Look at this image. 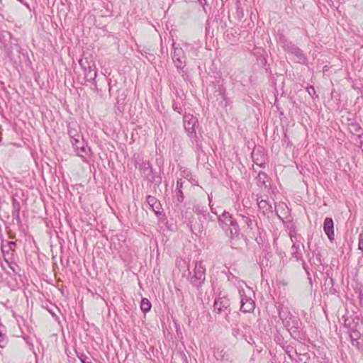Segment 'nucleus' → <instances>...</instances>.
Masks as SVG:
<instances>
[{
	"mask_svg": "<svg viewBox=\"0 0 363 363\" xmlns=\"http://www.w3.org/2000/svg\"><path fill=\"white\" fill-rule=\"evenodd\" d=\"M343 318L344 326L348 329L352 345L363 353V317Z\"/></svg>",
	"mask_w": 363,
	"mask_h": 363,
	"instance_id": "1",
	"label": "nucleus"
},
{
	"mask_svg": "<svg viewBox=\"0 0 363 363\" xmlns=\"http://www.w3.org/2000/svg\"><path fill=\"white\" fill-rule=\"evenodd\" d=\"M218 222L221 229L225 234L231 238L238 236L239 234V225L237 220L233 217V215L228 211L223 212L218 215Z\"/></svg>",
	"mask_w": 363,
	"mask_h": 363,
	"instance_id": "2",
	"label": "nucleus"
},
{
	"mask_svg": "<svg viewBox=\"0 0 363 363\" xmlns=\"http://www.w3.org/2000/svg\"><path fill=\"white\" fill-rule=\"evenodd\" d=\"M199 125L198 120L193 115L186 113L184 116V126L185 130L191 138V142L194 143L198 149H201V143L196 134V128Z\"/></svg>",
	"mask_w": 363,
	"mask_h": 363,
	"instance_id": "3",
	"label": "nucleus"
},
{
	"mask_svg": "<svg viewBox=\"0 0 363 363\" xmlns=\"http://www.w3.org/2000/svg\"><path fill=\"white\" fill-rule=\"evenodd\" d=\"M279 42L281 46L286 52L294 55L295 60L297 62L303 64L305 63V62L306 61V57H305L304 54L303 53L302 50L300 48L296 46L291 41H289L286 39H285L284 36H280Z\"/></svg>",
	"mask_w": 363,
	"mask_h": 363,
	"instance_id": "4",
	"label": "nucleus"
},
{
	"mask_svg": "<svg viewBox=\"0 0 363 363\" xmlns=\"http://www.w3.org/2000/svg\"><path fill=\"white\" fill-rule=\"evenodd\" d=\"M206 279V267L201 261L195 263L193 274L190 276L191 284L196 287L201 286Z\"/></svg>",
	"mask_w": 363,
	"mask_h": 363,
	"instance_id": "5",
	"label": "nucleus"
},
{
	"mask_svg": "<svg viewBox=\"0 0 363 363\" xmlns=\"http://www.w3.org/2000/svg\"><path fill=\"white\" fill-rule=\"evenodd\" d=\"M242 284H245V282L242 281H238V293L241 298L240 311L245 313H252L255 310V301L245 294L244 289H241Z\"/></svg>",
	"mask_w": 363,
	"mask_h": 363,
	"instance_id": "6",
	"label": "nucleus"
},
{
	"mask_svg": "<svg viewBox=\"0 0 363 363\" xmlns=\"http://www.w3.org/2000/svg\"><path fill=\"white\" fill-rule=\"evenodd\" d=\"M230 299L227 296H219L216 298L213 303V312L217 314L224 313L225 315V318L228 317V313H230Z\"/></svg>",
	"mask_w": 363,
	"mask_h": 363,
	"instance_id": "7",
	"label": "nucleus"
},
{
	"mask_svg": "<svg viewBox=\"0 0 363 363\" xmlns=\"http://www.w3.org/2000/svg\"><path fill=\"white\" fill-rule=\"evenodd\" d=\"M139 170L143 178L149 182L156 184L161 182V179L153 174L152 167L149 162H143L139 166Z\"/></svg>",
	"mask_w": 363,
	"mask_h": 363,
	"instance_id": "8",
	"label": "nucleus"
},
{
	"mask_svg": "<svg viewBox=\"0 0 363 363\" xmlns=\"http://www.w3.org/2000/svg\"><path fill=\"white\" fill-rule=\"evenodd\" d=\"M282 324L293 338L298 339L300 337L298 331L300 320L298 317L293 316L287 318L282 321Z\"/></svg>",
	"mask_w": 363,
	"mask_h": 363,
	"instance_id": "9",
	"label": "nucleus"
},
{
	"mask_svg": "<svg viewBox=\"0 0 363 363\" xmlns=\"http://www.w3.org/2000/svg\"><path fill=\"white\" fill-rule=\"evenodd\" d=\"M67 134L69 136L72 146H77V145L79 143V140L82 138L81 128L75 121H72L68 123Z\"/></svg>",
	"mask_w": 363,
	"mask_h": 363,
	"instance_id": "10",
	"label": "nucleus"
},
{
	"mask_svg": "<svg viewBox=\"0 0 363 363\" xmlns=\"http://www.w3.org/2000/svg\"><path fill=\"white\" fill-rule=\"evenodd\" d=\"M174 52L172 55V60L178 69H182L186 65V57L182 48L175 46V43L173 45Z\"/></svg>",
	"mask_w": 363,
	"mask_h": 363,
	"instance_id": "11",
	"label": "nucleus"
},
{
	"mask_svg": "<svg viewBox=\"0 0 363 363\" xmlns=\"http://www.w3.org/2000/svg\"><path fill=\"white\" fill-rule=\"evenodd\" d=\"M77 155L80 157L84 162L88 163L91 157V150L88 147L87 144L85 143L83 140L82 142V146H74Z\"/></svg>",
	"mask_w": 363,
	"mask_h": 363,
	"instance_id": "12",
	"label": "nucleus"
},
{
	"mask_svg": "<svg viewBox=\"0 0 363 363\" xmlns=\"http://www.w3.org/2000/svg\"><path fill=\"white\" fill-rule=\"evenodd\" d=\"M302 238H297L296 240L291 241L293 245L291 248V257L296 261H303V254L301 249H304V245L301 242Z\"/></svg>",
	"mask_w": 363,
	"mask_h": 363,
	"instance_id": "13",
	"label": "nucleus"
},
{
	"mask_svg": "<svg viewBox=\"0 0 363 363\" xmlns=\"http://www.w3.org/2000/svg\"><path fill=\"white\" fill-rule=\"evenodd\" d=\"M286 230L288 232L291 241L296 240L297 238H302L300 235L296 233V227L291 220L284 221Z\"/></svg>",
	"mask_w": 363,
	"mask_h": 363,
	"instance_id": "14",
	"label": "nucleus"
},
{
	"mask_svg": "<svg viewBox=\"0 0 363 363\" xmlns=\"http://www.w3.org/2000/svg\"><path fill=\"white\" fill-rule=\"evenodd\" d=\"M99 5L103 8L101 11L102 16H110L113 14V4L110 0H99Z\"/></svg>",
	"mask_w": 363,
	"mask_h": 363,
	"instance_id": "15",
	"label": "nucleus"
},
{
	"mask_svg": "<svg viewBox=\"0 0 363 363\" xmlns=\"http://www.w3.org/2000/svg\"><path fill=\"white\" fill-rule=\"evenodd\" d=\"M323 230L328 239L332 242L334 240V223L331 218H326L323 223Z\"/></svg>",
	"mask_w": 363,
	"mask_h": 363,
	"instance_id": "16",
	"label": "nucleus"
},
{
	"mask_svg": "<svg viewBox=\"0 0 363 363\" xmlns=\"http://www.w3.org/2000/svg\"><path fill=\"white\" fill-rule=\"evenodd\" d=\"M146 201L150 206V208L152 210L156 215L160 213L161 204L155 196L150 195L147 196L146 198Z\"/></svg>",
	"mask_w": 363,
	"mask_h": 363,
	"instance_id": "17",
	"label": "nucleus"
},
{
	"mask_svg": "<svg viewBox=\"0 0 363 363\" xmlns=\"http://www.w3.org/2000/svg\"><path fill=\"white\" fill-rule=\"evenodd\" d=\"M277 308L278 311L279 318H280L281 322L283 320H286V319L287 318L294 316V315L291 314L290 309L287 306H285L283 303H278Z\"/></svg>",
	"mask_w": 363,
	"mask_h": 363,
	"instance_id": "18",
	"label": "nucleus"
},
{
	"mask_svg": "<svg viewBox=\"0 0 363 363\" xmlns=\"http://www.w3.org/2000/svg\"><path fill=\"white\" fill-rule=\"evenodd\" d=\"M84 72L86 81L93 82L94 86H96V78L97 77V70L96 68L95 63H92L91 68L84 71Z\"/></svg>",
	"mask_w": 363,
	"mask_h": 363,
	"instance_id": "19",
	"label": "nucleus"
},
{
	"mask_svg": "<svg viewBox=\"0 0 363 363\" xmlns=\"http://www.w3.org/2000/svg\"><path fill=\"white\" fill-rule=\"evenodd\" d=\"M257 184L260 188L267 189L270 185L267 174L263 172H259L257 177Z\"/></svg>",
	"mask_w": 363,
	"mask_h": 363,
	"instance_id": "20",
	"label": "nucleus"
},
{
	"mask_svg": "<svg viewBox=\"0 0 363 363\" xmlns=\"http://www.w3.org/2000/svg\"><path fill=\"white\" fill-rule=\"evenodd\" d=\"M257 201L258 208L263 214L265 215L272 212V206L267 201L264 199L259 200V198L257 199Z\"/></svg>",
	"mask_w": 363,
	"mask_h": 363,
	"instance_id": "21",
	"label": "nucleus"
},
{
	"mask_svg": "<svg viewBox=\"0 0 363 363\" xmlns=\"http://www.w3.org/2000/svg\"><path fill=\"white\" fill-rule=\"evenodd\" d=\"M184 181L182 179H179L177 182V187L175 189V194L177 199V201L180 203L184 201V196L182 191Z\"/></svg>",
	"mask_w": 363,
	"mask_h": 363,
	"instance_id": "22",
	"label": "nucleus"
},
{
	"mask_svg": "<svg viewBox=\"0 0 363 363\" xmlns=\"http://www.w3.org/2000/svg\"><path fill=\"white\" fill-rule=\"evenodd\" d=\"M240 216L241 217L242 222L247 225V228L252 230L256 226L257 222L254 216L249 217L244 215H240Z\"/></svg>",
	"mask_w": 363,
	"mask_h": 363,
	"instance_id": "23",
	"label": "nucleus"
},
{
	"mask_svg": "<svg viewBox=\"0 0 363 363\" xmlns=\"http://www.w3.org/2000/svg\"><path fill=\"white\" fill-rule=\"evenodd\" d=\"M151 303L147 298H142L140 302V309L144 313L149 312L151 309Z\"/></svg>",
	"mask_w": 363,
	"mask_h": 363,
	"instance_id": "24",
	"label": "nucleus"
},
{
	"mask_svg": "<svg viewBox=\"0 0 363 363\" xmlns=\"http://www.w3.org/2000/svg\"><path fill=\"white\" fill-rule=\"evenodd\" d=\"M349 130L350 132L353 134H359V133H362L363 128L360 126V125L357 123H351L349 124Z\"/></svg>",
	"mask_w": 363,
	"mask_h": 363,
	"instance_id": "25",
	"label": "nucleus"
},
{
	"mask_svg": "<svg viewBox=\"0 0 363 363\" xmlns=\"http://www.w3.org/2000/svg\"><path fill=\"white\" fill-rule=\"evenodd\" d=\"M79 63L84 71L87 70L91 68L92 63H94V62H89L87 58H82L80 59L79 61Z\"/></svg>",
	"mask_w": 363,
	"mask_h": 363,
	"instance_id": "26",
	"label": "nucleus"
},
{
	"mask_svg": "<svg viewBox=\"0 0 363 363\" xmlns=\"http://www.w3.org/2000/svg\"><path fill=\"white\" fill-rule=\"evenodd\" d=\"M8 343V337L6 335V329L0 331V347L4 348Z\"/></svg>",
	"mask_w": 363,
	"mask_h": 363,
	"instance_id": "27",
	"label": "nucleus"
},
{
	"mask_svg": "<svg viewBox=\"0 0 363 363\" xmlns=\"http://www.w3.org/2000/svg\"><path fill=\"white\" fill-rule=\"evenodd\" d=\"M77 356L82 363H93L91 358L83 352H77Z\"/></svg>",
	"mask_w": 363,
	"mask_h": 363,
	"instance_id": "28",
	"label": "nucleus"
},
{
	"mask_svg": "<svg viewBox=\"0 0 363 363\" xmlns=\"http://www.w3.org/2000/svg\"><path fill=\"white\" fill-rule=\"evenodd\" d=\"M1 251L6 262H8L7 258H9V256L13 255V252H11L10 249L7 248L6 245H4V244H2L1 245Z\"/></svg>",
	"mask_w": 363,
	"mask_h": 363,
	"instance_id": "29",
	"label": "nucleus"
},
{
	"mask_svg": "<svg viewBox=\"0 0 363 363\" xmlns=\"http://www.w3.org/2000/svg\"><path fill=\"white\" fill-rule=\"evenodd\" d=\"M258 156H260V155L257 152H256L255 151L252 152V157L253 159L254 162L256 164L259 165L260 167H264V162H262V160H259V158L258 157Z\"/></svg>",
	"mask_w": 363,
	"mask_h": 363,
	"instance_id": "30",
	"label": "nucleus"
},
{
	"mask_svg": "<svg viewBox=\"0 0 363 363\" xmlns=\"http://www.w3.org/2000/svg\"><path fill=\"white\" fill-rule=\"evenodd\" d=\"M219 92H220V94L221 95V97H222L223 100L225 101L224 106H227L229 104H231V101L230 100V99L226 97V96L225 94V89H224L223 87H220L219 88Z\"/></svg>",
	"mask_w": 363,
	"mask_h": 363,
	"instance_id": "31",
	"label": "nucleus"
},
{
	"mask_svg": "<svg viewBox=\"0 0 363 363\" xmlns=\"http://www.w3.org/2000/svg\"><path fill=\"white\" fill-rule=\"evenodd\" d=\"M283 349H284V352L288 354L289 358L293 361L294 359V357L292 354V352L294 351V347L291 345H286L285 347L284 346Z\"/></svg>",
	"mask_w": 363,
	"mask_h": 363,
	"instance_id": "32",
	"label": "nucleus"
},
{
	"mask_svg": "<svg viewBox=\"0 0 363 363\" xmlns=\"http://www.w3.org/2000/svg\"><path fill=\"white\" fill-rule=\"evenodd\" d=\"M278 208L279 209L281 208L282 211H284L283 212V214L284 216H288L289 214V208L287 207V206L286 205V203H281L278 205Z\"/></svg>",
	"mask_w": 363,
	"mask_h": 363,
	"instance_id": "33",
	"label": "nucleus"
},
{
	"mask_svg": "<svg viewBox=\"0 0 363 363\" xmlns=\"http://www.w3.org/2000/svg\"><path fill=\"white\" fill-rule=\"evenodd\" d=\"M12 207H13L12 211H21L20 203L18 201H16V199L13 200Z\"/></svg>",
	"mask_w": 363,
	"mask_h": 363,
	"instance_id": "34",
	"label": "nucleus"
},
{
	"mask_svg": "<svg viewBox=\"0 0 363 363\" xmlns=\"http://www.w3.org/2000/svg\"><path fill=\"white\" fill-rule=\"evenodd\" d=\"M302 262V267L303 268V269L305 270L307 276H308V279L309 280L310 282H311V274H310V272L308 271V267L306 263V262L303 259V261H301Z\"/></svg>",
	"mask_w": 363,
	"mask_h": 363,
	"instance_id": "35",
	"label": "nucleus"
},
{
	"mask_svg": "<svg viewBox=\"0 0 363 363\" xmlns=\"http://www.w3.org/2000/svg\"><path fill=\"white\" fill-rule=\"evenodd\" d=\"M12 218L13 220H16L17 223H21L20 211H12Z\"/></svg>",
	"mask_w": 363,
	"mask_h": 363,
	"instance_id": "36",
	"label": "nucleus"
},
{
	"mask_svg": "<svg viewBox=\"0 0 363 363\" xmlns=\"http://www.w3.org/2000/svg\"><path fill=\"white\" fill-rule=\"evenodd\" d=\"M172 108L174 109V111L181 113L182 112V107L180 106V105L177 103L176 101H174L173 104H172Z\"/></svg>",
	"mask_w": 363,
	"mask_h": 363,
	"instance_id": "37",
	"label": "nucleus"
},
{
	"mask_svg": "<svg viewBox=\"0 0 363 363\" xmlns=\"http://www.w3.org/2000/svg\"><path fill=\"white\" fill-rule=\"evenodd\" d=\"M4 245H6L7 248L10 249L11 252H13V247L16 245V244L15 242L13 241H7L6 244H4Z\"/></svg>",
	"mask_w": 363,
	"mask_h": 363,
	"instance_id": "38",
	"label": "nucleus"
},
{
	"mask_svg": "<svg viewBox=\"0 0 363 363\" xmlns=\"http://www.w3.org/2000/svg\"><path fill=\"white\" fill-rule=\"evenodd\" d=\"M355 135H357V137L359 140V147H362L363 142V129L362 133H359V134H356Z\"/></svg>",
	"mask_w": 363,
	"mask_h": 363,
	"instance_id": "39",
	"label": "nucleus"
},
{
	"mask_svg": "<svg viewBox=\"0 0 363 363\" xmlns=\"http://www.w3.org/2000/svg\"><path fill=\"white\" fill-rule=\"evenodd\" d=\"M209 206H210V208H211V211L213 213L216 214V215H218V212L216 209V208H215L213 206V204H211V201L209 199Z\"/></svg>",
	"mask_w": 363,
	"mask_h": 363,
	"instance_id": "40",
	"label": "nucleus"
},
{
	"mask_svg": "<svg viewBox=\"0 0 363 363\" xmlns=\"http://www.w3.org/2000/svg\"><path fill=\"white\" fill-rule=\"evenodd\" d=\"M191 176V173L189 171H184V177L188 179L189 177Z\"/></svg>",
	"mask_w": 363,
	"mask_h": 363,
	"instance_id": "41",
	"label": "nucleus"
},
{
	"mask_svg": "<svg viewBox=\"0 0 363 363\" xmlns=\"http://www.w3.org/2000/svg\"><path fill=\"white\" fill-rule=\"evenodd\" d=\"M203 6L206 3V0H198Z\"/></svg>",
	"mask_w": 363,
	"mask_h": 363,
	"instance_id": "42",
	"label": "nucleus"
},
{
	"mask_svg": "<svg viewBox=\"0 0 363 363\" xmlns=\"http://www.w3.org/2000/svg\"><path fill=\"white\" fill-rule=\"evenodd\" d=\"M233 279H236L233 275H231V277H230V276L228 277V280H229V281H232V280H233Z\"/></svg>",
	"mask_w": 363,
	"mask_h": 363,
	"instance_id": "43",
	"label": "nucleus"
},
{
	"mask_svg": "<svg viewBox=\"0 0 363 363\" xmlns=\"http://www.w3.org/2000/svg\"><path fill=\"white\" fill-rule=\"evenodd\" d=\"M215 357H216V358L217 359H222V355H221V354H220V355H218V356L216 354V355H215Z\"/></svg>",
	"mask_w": 363,
	"mask_h": 363,
	"instance_id": "44",
	"label": "nucleus"
},
{
	"mask_svg": "<svg viewBox=\"0 0 363 363\" xmlns=\"http://www.w3.org/2000/svg\"><path fill=\"white\" fill-rule=\"evenodd\" d=\"M5 329H6V328L3 324L1 325H0V331L4 330Z\"/></svg>",
	"mask_w": 363,
	"mask_h": 363,
	"instance_id": "45",
	"label": "nucleus"
},
{
	"mask_svg": "<svg viewBox=\"0 0 363 363\" xmlns=\"http://www.w3.org/2000/svg\"><path fill=\"white\" fill-rule=\"evenodd\" d=\"M277 338V341H279L281 339H282V337L281 336H278Z\"/></svg>",
	"mask_w": 363,
	"mask_h": 363,
	"instance_id": "46",
	"label": "nucleus"
},
{
	"mask_svg": "<svg viewBox=\"0 0 363 363\" xmlns=\"http://www.w3.org/2000/svg\"><path fill=\"white\" fill-rule=\"evenodd\" d=\"M189 180L191 181V183H194V180H193V179H191V177L189 179Z\"/></svg>",
	"mask_w": 363,
	"mask_h": 363,
	"instance_id": "47",
	"label": "nucleus"
}]
</instances>
